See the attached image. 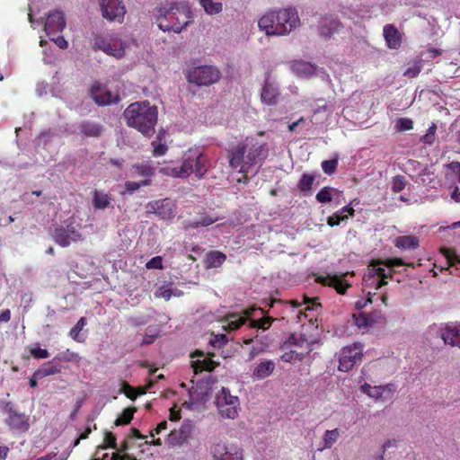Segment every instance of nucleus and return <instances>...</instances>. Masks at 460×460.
<instances>
[{
    "mask_svg": "<svg viewBox=\"0 0 460 460\" xmlns=\"http://www.w3.org/2000/svg\"><path fill=\"white\" fill-rule=\"evenodd\" d=\"M269 155L268 144L255 137H247L226 149L229 167L239 173L255 175Z\"/></svg>",
    "mask_w": 460,
    "mask_h": 460,
    "instance_id": "f257e3e1",
    "label": "nucleus"
},
{
    "mask_svg": "<svg viewBox=\"0 0 460 460\" xmlns=\"http://www.w3.org/2000/svg\"><path fill=\"white\" fill-rule=\"evenodd\" d=\"M127 125L134 128L146 137H152L157 123L158 110L149 102H137L128 105L123 112Z\"/></svg>",
    "mask_w": 460,
    "mask_h": 460,
    "instance_id": "f03ea898",
    "label": "nucleus"
},
{
    "mask_svg": "<svg viewBox=\"0 0 460 460\" xmlns=\"http://www.w3.org/2000/svg\"><path fill=\"white\" fill-rule=\"evenodd\" d=\"M298 24L299 17L294 8L270 11L258 22V26L267 35L277 36L289 34Z\"/></svg>",
    "mask_w": 460,
    "mask_h": 460,
    "instance_id": "7ed1b4c3",
    "label": "nucleus"
},
{
    "mask_svg": "<svg viewBox=\"0 0 460 460\" xmlns=\"http://www.w3.org/2000/svg\"><path fill=\"white\" fill-rule=\"evenodd\" d=\"M158 27L164 31L180 33L190 23V10L175 2L166 3L155 9Z\"/></svg>",
    "mask_w": 460,
    "mask_h": 460,
    "instance_id": "20e7f679",
    "label": "nucleus"
},
{
    "mask_svg": "<svg viewBox=\"0 0 460 460\" xmlns=\"http://www.w3.org/2000/svg\"><path fill=\"white\" fill-rule=\"evenodd\" d=\"M209 167V159L204 153L190 152L180 166H166L162 169V172L174 178H187L194 173L198 179H201Z\"/></svg>",
    "mask_w": 460,
    "mask_h": 460,
    "instance_id": "39448f33",
    "label": "nucleus"
},
{
    "mask_svg": "<svg viewBox=\"0 0 460 460\" xmlns=\"http://www.w3.org/2000/svg\"><path fill=\"white\" fill-rule=\"evenodd\" d=\"M399 266L414 268L415 264L412 262H404L402 258H388L375 261L370 264L367 274L364 276V282L366 285H368L370 281V284H375L376 288L378 289L387 284L385 279H391L394 272V268Z\"/></svg>",
    "mask_w": 460,
    "mask_h": 460,
    "instance_id": "423d86ee",
    "label": "nucleus"
},
{
    "mask_svg": "<svg viewBox=\"0 0 460 460\" xmlns=\"http://www.w3.org/2000/svg\"><path fill=\"white\" fill-rule=\"evenodd\" d=\"M127 43L117 33L96 35L93 39V49L102 50L109 56L120 58L125 55Z\"/></svg>",
    "mask_w": 460,
    "mask_h": 460,
    "instance_id": "0eeeda50",
    "label": "nucleus"
},
{
    "mask_svg": "<svg viewBox=\"0 0 460 460\" xmlns=\"http://www.w3.org/2000/svg\"><path fill=\"white\" fill-rule=\"evenodd\" d=\"M220 71L213 66H200L189 70L187 80L199 86H208L220 79Z\"/></svg>",
    "mask_w": 460,
    "mask_h": 460,
    "instance_id": "6e6552de",
    "label": "nucleus"
},
{
    "mask_svg": "<svg viewBox=\"0 0 460 460\" xmlns=\"http://www.w3.org/2000/svg\"><path fill=\"white\" fill-rule=\"evenodd\" d=\"M239 399L232 395L229 389L222 387L216 395V405L223 418L234 419L238 415Z\"/></svg>",
    "mask_w": 460,
    "mask_h": 460,
    "instance_id": "1a4fd4ad",
    "label": "nucleus"
},
{
    "mask_svg": "<svg viewBox=\"0 0 460 460\" xmlns=\"http://www.w3.org/2000/svg\"><path fill=\"white\" fill-rule=\"evenodd\" d=\"M362 356L363 347L360 343L344 347L340 353L339 370L349 371L356 364L361 362Z\"/></svg>",
    "mask_w": 460,
    "mask_h": 460,
    "instance_id": "9d476101",
    "label": "nucleus"
},
{
    "mask_svg": "<svg viewBox=\"0 0 460 460\" xmlns=\"http://www.w3.org/2000/svg\"><path fill=\"white\" fill-rule=\"evenodd\" d=\"M146 212L155 214L164 220L172 218L176 213V205L171 199L154 200L146 204Z\"/></svg>",
    "mask_w": 460,
    "mask_h": 460,
    "instance_id": "9b49d317",
    "label": "nucleus"
},
{
    "mask_svg": "<svg viewBox=\"0 0 460 460\" xmlns=\"http://www.w3.org/2000/svg\"><path fill=\"white\" fill-rule=\"evenodd\" d=\"M102 16L109 21L121 22L126 13V8L119 0H101Z\"/></svg>",
    "mask_w": 460,
    "mask_h": 460,
    "instance_id": "f8f14e48",
    "label": "nucleus"
},
{
    "mask_svg": "<svg viewBox=\"0 0 460 460\" xmlns=\"http://www.w3.org/2000/svg\"><path fill=\"white\" fill-rule=\"evenodd\" d=\"M211 453L213 460H243L242 448L224 443L213 445Z\"/></svg>",
    "mask_w": 460,
    "mask_h": 460,
    "instance_id": "ddd939ff",
    "label": "nucleus"
},
{
    "mask_svg": "<svg viewBox=\"0 0 460 460\" xmlns=\"http://www.w3.org/2000/svg\"><path fill=\"white\" fill-rule=\"evenodd\" d=\"M91 97L94 102L101 106L110 105L111 103H117L120 100L118 93H114L105 87H102L99 83H95L92 85L90 90Z\"/></svg>",
    "mask_w": 460,
    "mask_h": 460,
    "instance_id": "4468645a",
    "label": "nucleus"
},
{
    "mask_svg": "<svg viewBox=\"0 0 460 460\" xmlns=\"http://www.w3.org/2000/svg\"><path fill=\"white\" fill-rule=\"evenodd\" d=\"M191 436V426L181 425L178 429H172L168 434L165 443L171 448L181 447L189 442Z\"/></svg>",
    "mask_w": 460,
    "mask_h": 460,
    "instance_id": "2eb2a0df",
    "label": "nucleus"
},
{
    "mask_svg": "<svg viewBox=\"0 0 460 460\" xmlns=\"http://www.w3.org/2000/svg\"><path fill=\"white\" fill-rule=\"evenodd\" d=\"M65 27L66 20L61 11L55 10L49 13L44 24V31L49 37L61 32Z\"/></svg>",
    "mask_w": 460,
    "mask_h": 460,
    "instance_id": "dca6fc26",
    "label": "nucleus"
},
{
    "mask_svg": "<svg viewBox=\"0 0 460 460\" xmlns=\"http://www.w3.org/2000/svg\"><path fill=\"white\" fill-rule=\"evenodd\" d=\"M344 275H319L315 277V282L323 286L331 287L336 289L337 293L344 295L350 285L343 279Z\"/></svg>",
    "mask_w": 460,
    "mask_h": 460,
    "instance_id": "f3484780",
    "label": "nucleus"
},
{
    "mask_svg": "<svg viewBox=\"0 0 460 460\" xmlns=\"http://www.w3.org/2000/svg\"><path fill=\"white\" fill-rule=\"evenodd\" d=\"M256 310L257 309L255 307H250L243 312V315H241L239 314H227L225 318L226 325H224V329L228 332L239 329L248 321V318L252 316L253 312Z\"/></svg>",
    "mask_w": 460,
    "mask_h": 460,
    "instance_id": "a211bd4d",
    "label": "nucleus"
},
{
    "mask_svg": "<svg viewBox=\"0 0 460 460\" xmlns=\"http://www.w3.org/2000/svg\"><path fill=\"white\" fill-rule=\"evenodd\" d=\"M440 334L446 344L460 349V323L457 324L453 323H447L445 328L441 330Z\"/></svg>",
    "mask_w": 460,
    "mask_h": 460,
    "instance_id": "6ab92c4d",
    "label": "nucleus"
},
{
    "mask_svg": "<svg viewBox=\"0 0 460 460\" xmlns=\"http://www.w3.org/2000/svg\"><path fill=\"white\" fill-rule=\"evenodd\" d=\"M80 134L84 137L98 138L103 133V126L93 120H83L78 125Z\"/></svg>",
    "mask_w": 460,
    "mask_h": 460,
    "instance_id": "aec40b11",
    "label": "nucleus"
},
{
    "mask_svg": "<svg viewBox=\"0 0 460 460\" xmlns=\"http://www.w3.org/2000/svg\"><path fill=\"white\" fill-rule=\"evenodd\" d=\"M6 423L10 429L18 431H26L29 429L28 417L12 409L8 412Z\"/></svg>",
    "mask_w": 460,
    "mask_h": 460,
    "instance_id": "412c9836",
    "label": "nucleus"
},
{
    "mask_svg": "<svg viewBox=\"0 0 460 460\" xmlns=\"http://www.w3.org/2000/svg\"><path fill=\"white\" fill-rule=\"evenodd\" d=\"M386 45L391 49H397L402 44V35L394 24H386L383 30Z\"/></svg>",
    "mask_w": 460,
    "mask_h": 460,
    "instance_id": "4be33fe9",
    "label": "nucleus"
},
{
    "mask_svg": "<svg viewBox=\"0 0 460 460\" xmlns=\"http://www.w3.org/2000/svg\"><path fill=\"white\" fill-rule=\"evenodd\" d=\"M341 27V22L332 17H324L319 26V34L324 40H329Z\"/></svg>",
    "mask_w": 460,
    "mask_h": 460,
    "instance_id": "5701e85b",
    "label": "nucleus"
},
{
    "mask_svg": "<svg viewBox=\"0 0 460 460\" xmlns=\"http://www.w3.org/2000/svg\"><path fill=\"white\" fill-rule=\"evenodd\" d=\"M359 204L358 199H353L349 205L342 208L341 210L334 213L332 217H328V225L331 226H338L341 221L348 218L349 216H354V209L351 205Z\"/></svg>",
    "mask_w": 460,
    "mask_h": 460,
    "instance_id": "b1692460",
    "label": "nucleus"
},
{
    "mask_svg": "<svg viewBox=\"0 0 460 460\" xmlns=\"http://www.w3.org/2000/svg\"><path fill=\"white\" fill-rule=\"evenodd\" d=\"M52 238L61 247H67L80 240L81 234L78 232H54Z\"/></svg>",
    "mask_w": 460,
    "mask_h": 460,
    "instance_id": "393cba45",
    "label": "nucleus"
},
{
    "mask_svg": "<svg viewBox=\"0 0 460 460\" xmlns=\"http://www.w3.org/2000/svg\"><path fill=\"white\" fill-rule=\"evenodd\" d=\"M226 256L222 252L211 251L206 254L204 260L205 268H218L226 261Z\"/></svg>",
    "mask_w": 460,
    "mask_h": 460,
    "instance_id": "a878e982",
    "label": "nucleus"
},
{
    "mask_svg": "<svg viewBox=\"0 0 460 460\" xmlns=\"http://www.w3.org/2000/svg\"><path fill=\"white\" fill-rule=\"evenodd\" d=\"M279 95V90L270 83H265L261 91V101L267 105H274L277 103Z\"/></svg>",
    "mask_w": 460,
    "mask_h": 460,
    "instance_id": "bb28decb",
    "label": "nucleus"
},
{
    "mask_svg": "<svg viewBox=\"0 0 460 460\" xmlns=\"http://www.w3.org/2000/svg\"><path fill=\"white\" fill-rule=\"evenodd\" d=\"M112 198L102 190L93 191V206L95 209H105L111 206Z\"/></svg>",
    "mask_w": 460,
    "mask_h": 460,
    "instance_id": "cd10ccee",
    "label": "nucleus"
},
{
    "mask_svg": "<svg viewBox=\"0 0 460 460\" xmlns=\"http://www.w3.org/2000/svg\"><path fill=\"white\" fill-rule=\"evenodd\" d=\"M275 368V364L271 360H266L258 364L252 371V376L257 379H264L270 376Z\"/></svg>",
    "mask_w": 460,
    "mask_h": 460,
    "instance_id": "c85d7f7f",
    "label": "nucleus"
},
{
    "mask_svg": "<svg viewBox=\"0 0 460 460\" xmlns=\"http://www.w3.org/2000/svg\"><path fill=\"white\" fill-rule=\"evenodd\" d=\"M394 245L402 250H415L419 247V239L414 235L399 236L394 241Z\"/></svg>",
    "mask_w": 460,
    "mask_h": 460,
    "instance_id": "c756f323",
    "label": "nucleus"
},
{
    "mask_svg": "<svg viewBox=\"0 0 460 460\" xmlns=\"http://www.w3.org/2000/svg\"><path fill=\"white\" fill-rule=\"evenodd\" d=\"M218 365L211 358H204L203 359H197L191 361V367L195 375L202 371H213Z\"/></svg>",
    "mask_w": 460,
    "mask_h": 460,
    "instance_id": "7c9ffc66",
    "label": "nucleus"
},
{
    "mask_svg": "<svg viewBox=\"0 0 460 460\" xmlns=\"http://www.w3.org/2000/svg\"><path fill=\"white\" fill-rule=\"evenodd\" d=\"M199 4L208 15L218 14L223 11V4L214 0H199Z\"/></svg>",
    "mask_w": 460,
    "mask_h": 460,
    "instance_id": "2f4dec72",
    "label": "nucleus"
},
{
    "mask_svg": "<svg viewBox=\"0 0 460 460\" xmlns=\"http://www.w3.org/2000/svg\"><path fill=\"white\" fill-rule=\"evenodd\" d=\"M53 360L45 363L41 367L35 371V376L40 378H44L49 376H53L61 372V368L58 366L53 364Z\"/></svg>",
    "mask_w": 460,
    "mask_h": 460,
    "instance_id": "473e14b6",
    "label": "nucleus"
},
{
    "mask_svg": "<svg viewBox=\"0 0 460 460\" xmlns=\"http://www.w3.org/2000/svg\"><path fill=\"white\" fill-rule=\"evenodd\" d=\"M132 169L134 170V175H138L146 178H150L151 176H153L155 172V168L153 167L147 162L136 164L132 166Z\"/></svg>",
    "mask_w": 460,
    "mask_h": 460,
    "instance_id": "72a5a7b5",
    "label": "nucleus"
},
{
    "mask_svg": "<svg viewBox=\"0 0 460 460\" xmlns=\"http://www.w3.org/2000/svg\"><path fill=\"white\" fill-rule=\"evenodd\" d=\"M276 320L275 317L273 316H263L260 319H257V320H250L249 321V327L250 328H254L256 329L257 331L258 330H262V331H266L268 330L272 323Z\"/></svg>",
    "mask_w": 460,
    "mask_h": 460,
    "instance_id": "f704fd0d",
    "label": "nucleus"
},
{
    "mask_svg": "<svg viewBox=\"0 0 460 460\" xmlns=\"http://www.w3.org/2000/svg\"><path fill=\"white\" fill-rule=\"evenodd\" d=\"M339 437L340 431L338 429L326 430L323 437V447L319 450L331 448L338 440Z\"/></svg>",
    "mask_w": 460,
    "mask_h": 460,
    "instance_id": "c9c22d12",
    "label": "nucleus"
},
{
    "mask_svg": "<svg viewBox=\"0 0 460 460\" xmlns=\"http://www.w3.org/2000/svg\"><path fill=\"white\" fill-rule=\"evenodd\" d=\"M285 352L281 356V360L288 363L301 361L304 358L305 353L298 351L296 349L290 348L289 349H283Z\"/></svg>",
    "mask_w": 460,
    "mask_h": 460,
    "instance_id": "e433bc0d",
    "label": "nucleus"
},
{
    "mask_svg": "<svg viewBox=\"0 0 460 460\" xmlns=\"http://www.w3.org/2000/svg\"><path fill=\"white\" fill-rule=\"evenodd\" d=\"M136 411V407H128L124 409L122 413L115 420L114 424L116 426L129 424L133 420V416Z\"/></svg>",
    "mask_w": 460,
    "mask_h": 460,
    "instance_id": "4c0bfd02",
    "label": "nucleus"
},
{
    "mask_svg": "<svg viewBox=\"0 0 460 460\" xmlns=\"http://www.w3.org/2000/svg\"><path fill=\"white\" fill-rule=\"evenodd\" d=\"M306 341L301 336H296V334H291L287 341H285L281 345V349H289L290 348H302Z\"/></svg>",
    "mask_w": 460,
    "mask_h": 460,
    "instance_id": "58836bf2",
    "label": "nucleus"
},
{
    "mask_svg": "<svg viewBox=\"0 0 460 460\" xmlns=\"http://www.w3.org/2000/svg\"><path fill=\"white\" fill-rule=\"evenodd\" d=\"M262 304L264 305L265 308L266 307L274 308L276 304L284 305L287 307V309L289 307L297 308L298 306L301 305V303H299L297 300H291V301L288 302V301H283V300L277 299V298H270L269 301L265 299L262 301Z\"/></svg>",
    "mask_w": 460,
    "mask_h": 460,
    "instance_id": "ea45409f",
    "label": "nucleus"
},
{
    "mask_svg": "<svg viewBox=\"0 0 460 460\" xmlns=\"http://www.w3.org/2000/svg\"><path fill=\"white\" fill-rule=\"evenodd\" d=\"M217 217L208 216V215H201L198 219L192 220L189 223V226L192 228H199V227H205L208 226L211 224L215 223L217 221Z\"/></svg>",
    "mask_w": 460,
    "mask_h": 460,
    "instance_id": "a19ab883",
    "label": "nucleus"
},
{
    "mask_svg": "<svg viewBox=\"0 0 460 460\" xmlns=\"http://www.w3.org/2000/svg\"><path fill=\"white\" fill-rule=\"evenodd\" d=\"M86 324V319L84 317H81L77 323H75V325L70 330V337L78 341V342H83L84 340V338H82L80 336V332L83 330V328L85 326Z\"/></svg>",
    "mask_w": 460,
    "mask_h": 460,
    "instance_id": "79ce46f5",
    "label": "nucleus"
},
{
    "mask_svg": "<svg viewBox=\"0 0 460 460\" xmlns=\"http://www.w3.org/2000/svg\"><path fill=\"white\" fill-rule=\"evenodd\" d=\"M314 181V175L310 173H304L298 181L297 187L303 192L309 191L312 189Z\"/></svg>",
    "mask_w": 460,
    "mask_h": 460,
    "instance_id": "37998d69",
    "label": "nucleus"
},
{
    "mask_svg": "<svg viewBox=\"0 0 460 460\" xmlns=\"http://www.w3.org/2000/svg\"><path fill=\"white\" fill-rule=\"evenodd\" d=\"M334 190L331 187H323L316 194V200L320 203H328L332 200V191Z\"/></svg>",
    "mask_w": 460,
    "mask_h": 460,
    "instance_id": "c03bdc74",
    "label": "nucleus"
},
{
    "mask_svg": "<svg viewBox=\"0 0 460 460\" xmlns=\"http://www.w3.org/2000/svg\"><path fill=\"white\" fill-rule=\"evenodd\" d=\"M151 145L153 146V155L155 156H162L165 155L168 150L166 141L153 140Z\"/></svg>",
    "mask_w": 460,
    "mask_h": 460,
    "instance_id": "a18cd8bd",
    "label": "nucleus"
},
{
    "mask_svg": "<svg viewBox=\"0 0 460 460\" xmlns=\"http://www.w3.org/2000/svg\"><path fill=\"white\" fill-rule=\"evenodd\" d=\"M395 128L399 132L411 130L413 128V121L409 118H400L396 121Z\"/></svg>",
    "mask_w": 460,
    "mask_h": 460,
    "instance_id": "49530a36",
    "label": "nucleus"
},
{
    "mask_svg": "<svg viewBox=\"0 0 460 460\" xmlns=\"http://www.w3.org/2000/svg\"><path fill=\"white\" fill-rule=\"evenodd\" d=\"M323 171L328 174L332 175L333 174L338 166V160L337 159H331V160H324L321 164Z\"/></svg>",
    "mask_w": 460,
    "mask_h": 460,
    "instance_id": "de8ad7c7",
    "label": "nucleus"
},
{
    "mask_svg": "<svg viewBox=\"0 0 460 460\" xmlns=\"http://www.w3.org/2000/svg\"><path fill=\"white\" fill-rule=\"evenodd\" d=\"M437 131V125L432 123L427 130V133L423 135L420 141L424 144L432 145L435 141V136Z\"/></svg>",
    "mask_w": 460,
    "mask_h": 460,
    "instance_id": "09e8293b",
    "label": "nucleus"
},
{
    "mask_svg": "<svg viewBox=\"0 0 460 460\" xmlns=\"http://www.w3.org/2000/svg\"><path fill=\"white\" fill-rule=\"evenodd\" d=\"M406 186L405 177L402 175H396L392 180V190L394 192L402 191Z\"/></svg>",
    "mask_w": 460,
    "mask_h": 460,
    "instance_id": "8fccbe9b",
    "label": "nucleus"
},
{
    "mask_svg": "<svg viewBox=\"0 0 460 460\" xmlns=\"http://www.w3.org/2000/svg\"><path fill=\"white\" fill-rule=\"evenodd\" d=\"M107 447L117 449L116 437L111 431H107L105 433V436H104V446L99 447L97 451L99 449H106Z\"/></svg>",
    "mask_w": 460,
    "mask_h": 460,
    "instance_id": "3c124183",
    "label": "nucleus"
},
{
    "mask_svg": "<svg viewBox=\"0 0 460 460\" xmlns=\"http://www.w3.org/2000/svg\"><path fill=\"white\" fill-rule=\"evenodd\" d=\"M39 343L35 344V347L30 349L31 355L36 359L47 358L49 356V351L46 349H40Z\"/></svg>",
    "mask_w": 460,
    "mask_h": 460,
    "instance_id": "603ef678",
    "label": "nucleus"
},
{
    "mask_svg": "<svg viewBox=\"0 0 460 460\" xmlns=\"http://www.w3.org/2000/svg\"><path fill=\"white\" fill-rule=\"evenodd\" d=\"M150 182H151L150 179H146V180L142 181L141 182L128 181L125 182V187H126L127 191L132 193L135 190H137L141 186L149 185Z\"/></svg>",
    "mask_w": 460,
    "mask_h": 460,
    "instance_id": "864d4df0",
    "label": "nucleus"
},
{
    "mask_svg": "<svg viewBox=\"0 0 460 460\" xmlns=\"http://www.w3.org/2000/svg\"><path fill=\"white\" fill-rule=\"evenodd\" d=\"M294 67L297 72H301L305 75H312L314 71V67L305 62H297L294 65Z\"/></svg>",
    "mask_w": 460,
    "mask_h": 460,
    "instance_id": "5fc2aeb1",
    "label": "nucleus"
},
{
    "mask_svg": "<svg viewBox=\"0 0 460 460\" xmlns=\"http://www.w3.org/2000/svg\"><path fill=\"white\" fill-rule=\"evenodd\" d=\"M121 392L130 400H136L137 397L136 388L129 385L128 383L124 382L122 384Z\"/></svg>",
    "mask_w": 460,
    "mask_h": 460,
    "instance_id": "6e6d98bb",
    "label": "nucleus"
},
{
    "mask_svg": "<svg viewBox=\"0 0 460 460\" xmlns=\"http://www.w3.org/2000/svg\"><path fill=\"white\" fill-rule=\"evenodd\" d=\"M440 252L447 258L450 265H453L454 261H457L456 251L453 248L441 247Z\"/></svg>",
    "mask_w": 460,
    "mask_h": 460,
    "instance_id": "4d7b16f0",
    "label": "nucleus"
},
{
    "mask_svg": "<svg viewBox=\"0 0 460 460\" xmlns=\"http://www.w3.org/2000/svg\"><path fill=\"white\" fill-rule=\"evenodd\" d=\"M146 268L148 270H161L163 269V259L161 256L153 257L150 261H148L146 264Z\"/></svg>",
    "mask_w": 460,
    "mask_h": 460,
    "instance_id": "13d9d810",
    "label": "nucleus"
},
{
    "mask_svg": "<svg viewBox=\"0 0 460 460\" xmlns=\"http://www.w3.org/2000/svg\"><path fill=\"white\" fill-rule=\"evenodd\" d=\"M304 303L306 305V306L305 308V311L317 310L318 308L321 307V304L319 302V298L318 297L307 298V297L305 296Z\"/></svg>",
    "mask_w": 460,
    "mask_h": 460,
    "instance_id": "bf43d9fd",
    "label": "nucleus"
},
{
    "mask_svg": "<svg viewBox=\"0 0 460 460\" xmlns=\"http://www.w3.org/2000/svg\"><path fill=\"white\" fill-rule=\"evenodd\" d=\"M172 290L166 286H162L155 292L156 297H162V298H164L165 300H169L172 297Z\"/></svg>",
    "mask_w": 460,
    "mask_h": 460,
    "instance_id": "052dcab7",
    "label": "nucleus"
},
{
    "mask_svg": "<svg viewBox=\"0 0 460 460\" xmlns=\"http://www.w3.org/2000/svg\"><path fill=\"white\" fill-rule=\"evenodd\" d=\"M353 317L355 319L356 325L359 328L367 327L369 325V320L364 314L359 313L358 315L354 314Z\"/></svg>",
    "mask_w": 460,
    "mask_h": 460,
    "instance_id": "680f3d73",
    "label": "nucleus"
},
{
    "mask_svg": "<svg viewBox=\"0 0 460 460\" xmlns=\"http://www.w3.org/2000/svg\"><path fill=\"white\" fill-rule=\"evenodd\" d=\"M50 40L54 41L58 48L61 49H66L68 48V42L65 40L63 36H58L57 38L49 37Z\"/></svg>",
    "mask_w": 460,
    "mask_h": 460,
    "instance_id": "e2e57ef3",
    "label": "nucleus"
},
{
    "mask_svg": "<svg viewBox=\"0 0 460 460\" xmlns=\"http://www.w3.org/2000/svg\"><path fill=\"white\" fill-rule=\"evenodd\" d=\"M78 355L76 353H74V352H69V350L67 349L62 356H57L53 358V361L58 359V360H65V361H71L73 360L75 358H77Z\"/></svg>",
    "mask_w": 460,
    "mask_h": 460,
    "instance_id": "0e129e2a",
    "label": "nucleus"
},
{
    "mask_svg": "<svg viewBox=\"0 0 460 460\" xmlns=\"http://www.w3.org/2000/svg\"><path fill=\"white\" fill-rule=\"evenodd\" d=\"M227 340L225 335L216 336L214 340L210 341V344L213 347L221 348L225 343H226Z\"/></svg>",
    "mask_w": 460,
    "mask_h": 460,
    "instance_id": "69168bd1",
    "label": "nucleus"
},
{
    "mask_svg": "<svg viewBox=\"0 0 460 460\" xmlns=\"http://www.w3.org/2000/svg\"><path fill=\"white\" fill-rule=\"evenodd\" d=\"M167 429V421H161L154 430L150 431V437L154 438L155 434H160L163 430Z\"/></svg>",
    "mask_w": 460,
    "mask_h": 460,
    "instance_id": "338daca9",
    "label": "nucleus"
},
{
    "mask_svg": "<svg viewBox=\"0 0 460 460\" xmlns=\"http://www.w3.org/2000/svg\"><path fill=\"white\" fill-rule=\"evenodd\" d=\"M111 460H137L135 456L128 454L119 455V453H113Z\"/></svg>",
    "mask_w": 460,
    "mask_h": 460,
    "instance_id": "774afa93",
    "label": "nucleus"
}]
</instances>
